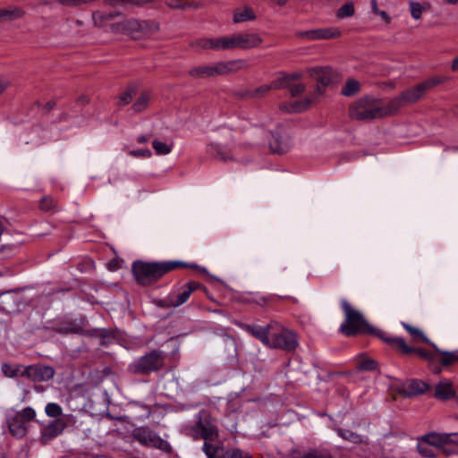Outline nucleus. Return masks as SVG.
Returning <instances> with one entry per match:
<instances>
[{
    "label": "nucleus",
    "instance_id": "obj_7",
    "mask_svg": "<svg viewBox=\"0 0 458 458\" xmlns=\"http://www.w3.org/2000/svg\"><path fill=\"white\" fill-rule=\"evenodd\" d=\"M249 66L248 62L244 59L221 61L214 64L195 66L190 70L189 74L195 79H208L246 70Z\"/></svg>",
    "mask_w": 458,
    "mask_h": 458
},
{
    "label": "nucleus",
    "instance_id": "obj_58",
    "mask_svg": "<svg viewBox=\"0 0 458 458\" xmlns=\"http://www.w3.org/2000/svg\"><path fill=\"white\" fill-rule=\"evenodd\" d=\"M273 1L276 2L278 5L283 6L286 4L287 0H273Z\"/></svg>",
    "mask_w": 458,
    "mask_h": 458
},
{
    "label": "nucleus",
    "instance_id": "obj_5",
    "mask_svg": "<svg viewBox=\"0 0 458 458\" xmlns=\"http://www.w3.org/2000/svg\"><path fill=\"white\" fill-rule=\"evenodd\" d=\"M182 266L183 264L178 261L152 263L135 261L132 265V272L139 284L148 285L157 281L166 273Z\"/></svg>",
    "mask_w": 458,
    "mask_h": 458
},
{
    "label": "nucleus",
    "instance_id": "obj_3",
    "mask_svg": "<svg viewBox=\"0 0 458 458\" xmlns=\"http://www.w3.org/2000/svg\"><path fill=\"white\" fill-rule=\"evenodd\" d=\"M194 440L203 439V452L208 458H216L220 452L219 433L216 420L207 411H201L194 425L188 428Z\"/></svg>",
    "mask_w": 458,
    "mask_h": 458
},
{
    "label": "nucleus",
    "instance_id": "obj_1",
    "mask_svg": "<svg viewBox=\"0 0 458 458\" xmlns=\"http://www.w3.org/2000/svg\"><path fill=\"white\" fill-rule=\"evenodd\" d=\"M240 327L270 349L293 351L297 346L296 335L276 321H271L265 326L240 324Z\"/></svg>",
    "mask_w": 458,
    "mask_h": 458
},
{
    "label": "nucleus",
    "instance_id": "obj_20",
    "mask_svg": "<svg viewBox=\"0 0 458 458\" xmlns=\"http://www.w3.org/2000/svg\"><path fill=\"white\" fill-rule=\"evenodd\" d=\"M428 388V384L418 379L409 380L403 385V392L408 396L423 394Z\"/></svg>",
    "mask_w": 458,
    "mask_h": 458
},
{
    "label": "nucleus",
    "instance_id": "obj_45",
    "mask_svg": "<svg viewBox=\"0 0 458 458\" xmlns=\"http://www.w3.org/2000/svg\"><path fill=\"white\" fill-rule=\"evenodd\" d=\"M135 94V89L133 88H129L126 91L123 92L119 96V105H127L129 104Z\"/></svg>",
    "mask_w": 458,
    "mask_h": 458
},
{
    "label": "nucleus",
    "instance_id": "obj_40",
    "mask_svg": "<svg viewBox=\"0 0 458 458\" xmlns=\"http://www.w3.org/2000/svg\"><path fill=\"white\" fill-rule=\"evenodd\" d=\"M216 456L218 458H251L249 454L236 449L227 450L221 456L219 454Z\"/></svg>",
    "mask_w": 458,
    "mask_h": 458
},
{
    "label": "nucleus",
    "instance_id": "obj_19",
    "mask_svg": "<svg viewBox=\"0 0 458 458\" xmlns=\"http://www.w3.org/2000/svg\"><path fill=\"white\" fill-rule=\"evenodd\" d=\"M452 435L429 433L420 437L427 441L430 445L434 446L436 451L441 449L445 444H449Z\"/></svg>",
    "mask_w": 458,
    "mask_h": 458
},
{
    "label": "nucleus",
    "instance_id": "obj_39",
    "mask_svg": "<svg viewBox=\"0 0 458 458\" xmlns=\"http://www.w3.org/2000/svg\"><path fill=\"white\" fill-rule=\"evenodd\" d=\"M354 14V6L352 3L344 4L343 6H341L336 13V16L338 18H346L351 17Z\"/></svg>",
    "mask_w": 458,
    "mask_h": 458
},
{
    "label": "nucleus",
    "instance_id": "obj_50",
    "mask_svg": "<svg viewBox=\"0 0 458 458\" xmlns=\"http://www.w3.org/2000/svg\"><path fill=\"white\" fill-rule=\"evenodd\" d=\"M129 154L131 157H134L148 158V157H150L151 151L149 149H148V148H146V149H137V150H131L129 152Z\"/></svg>",
    "mask_w": 458,
    "mask_h": 458
},
{
    "label": "nucleus",
    "instance_id": "obj_11",
    "mask_svg": "<svg viewBox=\"0 0 458 458\" xmlns=\"http://www.w3.org/2000/svg\"><path fill=\"white\" fill-rule=\"evenodd\" d=\"M427 91L428 89L422 81L421 83L403 91L399 96L389 100L393 114L397 113L402 107L419 101Z\"/></svg>",
    "mask_w": 458,
    "mask_h": 458
},
{
    "label": "nucleus",
    "instance_id": "obj_32",
    "mask_svg": "<svg viewBox=\"0 0 458 458\" xmlns=\"http://www.w3.org/2000/svg\"><path fill=\"white\" fill-rule=\"evenodd\" d=\"M441 354L440 364L443 366H450L458 362V350L454 352L438 351Z\"/></svg>",
    "mask_w": 458,
    "mask_h": 458
},
{
    "label": "nucleus",
    "instance_id": "obj_15",
    "mask_svg": "<svg viewBox=\"0 0 458 458\" xmlns=\"http://www.w3.org/2000/svg\"><path fill=\"white\" fill-rule=\"evenodd\" d=\"M455 389L451 380L443 378L435 386L434 396L441 401H446L454 398Z\"/></svg>",
    "mask_w": 458,
    "mask_h": 458
},
{
    "label": "nucleus",
    "instance_id": "obj_31",
    "mask_svg": "<svg viewBox=\"0 0 458 458\" xmlns=\"http://www.w3.org/2000/svg\"><path fill=\"white\" fill-rule=\"evenodd\" d=\"M25 366L20 364L11 365L8 363L2 364L1 369L4 376L8 377H22V369Z\"/></svg>",
    "mask_w": 458,
    "mask_h": 458
},
{
    "label": "nucleus",
    "instance_id": "obj_47",
    "mask_svg": "<svg viewBox=\"0 0 458 458\" xmlns=\"http://www.w3.org/2000/svg\"><path fill=\"white\" fill-rule=\"evenodd\" d=\"M283 299V297L281 296H278V295H268V296H260V297H258L254 300V301L264 307L266 306L267 303L269 302H274V301H277L278 300H281Z\"/></svg>",
    "mask_w": 458,
    "mask_h": 458
},
{
    "label": "nucleus",
    "instance_id": "obj_51",
    "mask_svg": "<svg viewBox=\"0 0 458 458\" xmlns=\"http://www.w3.org/2000/svg\"><path fill=\"white\" fill-rule=\"evenodd\" d=\"M61 332L79 334L81 332V328L80 327H67V328L62 329Z\"/></svg>",
    "mask_w": 458,
    "mask_h": 458
},
{
    "label": "nucleus",
    "instance_id": "obj_23",
    "mask_svg": "<svg viewBox=\"0 0 458 458\" xmlns=\"http://www.w3.org/2000/svg\"><path fill=\"white\" fill-rule=\"evenodd\" d=\"M256 19L254 11L249 6H242L234 9L233 21L234 23H241Z\"/></svg>",
    "mask_w": 458,
    "mask_h": 458
},
{
    "label": "nucleus",
    "instance_id": "obj_30",
    "mask_svg": "<svg viewBox=\"0 0 458 458\" xmlns=\"http://www.w3.org/2000/svg\"><path fill=\"white\" fill-rule=\"evenodd\" d=\"M360 89V82L355 79H348L343 86L341 92L345 97H352Z\"/></svg>",
    "mask_w": 458,
    "mask_h": 458
},
{
    "label": "nucleus",
    "instance_id": "obj_17",
    "mask_svg": "<svg viewBox=\"0 0 458 458\" xmlns=\"http://www.w3.org/2000/svg\"><path fill=\"white\" fill-rule=\"evenodd\" d=\"M310 77L317 81L322 87L332 82L334 73L330 67H316L308 70Z\"/></svg>",
    "mask_w": 458,
    "mask_h": 458
},
{
    "label": "nucleus",
    "instance_id": "obj_28",
    "mask_svg": "<svg viewBox=\"0 0 458 458\" xmlns=\"http://www.w3.org/2000/svg\"><path fill=\"white\" fill-rule=\"evenodd\" d=\"M151 96L148 92H141L136 101L133 103L131 108L136 113H140L146 110L150 102Z\"/></svg>",
    "mask_w": 458,
    "mask_h": 458
},
{
    "label": "nucleus",
    "instance_id": "obj_52",
    "mask_svg": "<svg viewBox=\"0 0 458 458\" xmlns=\"http://www.w3.org/2000/svg\"><path fill=\"white\" fill-rule=\"evenodd\" d=\"M8 84V81L6 79L0 78V95L6 89Z\"/></svg>",
    "mask_w": 458,
    "mask_h": 458
},
{
    "label": "nucleus",
    "instance_id": "obj_44",
    "mask_svg": "<svg viewBox=\"0 0 458 458\" xmlns=\"http://www.w3.org/2000/svg\"><path fill=\"white\" fill-rule=\"evenodd\" d=\"M40 209L45 211H53L56 209L55 201L50 197H44L39 204Z\"/></svg>",
    "mask_w": 458,
    "mask_h": 458
},
{
    "label": "nucleus",
    "instance_id": "obj_38",
    "mask_svg": "<svg viewBox=\"0 0 458 458\" xmlns=\"http://www.w3.org/2000/svg\"><path fill=\"white\" fill-rule=\"evenodd\" d=\"M153 148L158 155H167L172 151V146L165 142L154 140L152 143Z\"/></svg>",
    "mask_w": 458,
    "mask_h": 458
},
{
    "label": "nucleus",
    "instance_id": "obj_35",
    "mask_svg": "<svg viewBox=\"0 0 458 458\" xmlns=\"http://www.w3.org/2000/svg\"><path fill=\"white\" fill-rule=\"evenodd\" d=\"M147 0H105V4L115 7L119 5H141L146 3Z\"/></svg>",
    "mask_w": 458,
    "mask_h": 458
},
{
    "label": "nucleus",
    "instance_id": "obj_56",
    "mask_svg": "<svg viewBox=\"0 0 458 458\" xmlns=\"http://www.w3.org/2000/svg\"><path fill=\"white\" fill-rule=\"evenodd\" d=\"M148 140V137H146V136H144V135H141V136L138 137V139H137V141H138L139 143H145V142H147Z\"/></svg>",
    "mask_w": 458,
    "mask_h": 458
},
{
    "label": "nucleus",
    "instance_id": "obj_25",
    "mask_svg": "<svg viewBox=\"0 0 458 458\" xmlns=\"http://www.w3.org/2000/svg\"><path fill=\"white\" fill-rule=\"evenodd\" d=\"M64 428V424L62 420H55L45 428V429L42 433V437L45 440H48L53 437H55L56 436H58L59 434L62 433Z\"/></svg>",
    "mask_w": 458,
    "mask_h": 458
},
{
    "label": "nucleus",
    "instance_id": "obj_8",
    "mask_svg": "<svg viewBox=\"0 0 458 458\" xmlns=\"http://www.w3.org/2000/svg\"><path fill=\"white\" fill-rule=\"evenodd\" d=\"M112 29L115 32L123 33L134 38H141L156 33L159 30V25L152 21L129 19L114 24Z\"/></svg>",
    "mask_w": 458,
    "mask_h": 458
},
{
    "label": "nucleus",
    "instance_id": "obj_37",
    "mask_svg": "<svg viewBox=\"0 0 458 458\" xmlns=\"http://www.w3.org/2000/svg\"><path fill=\"white\" fill-rule=\"evenodd\" d=\"M21 15V11L19 9H0V21L14 19L20 17Z\"/></svg>",
    "mask_w": 458,
    "mask_h": 458
},
{
    "label": "nucleus",
    "instance_id": "obj_42",
    "mask_svg": "<svg viewBox=\"0 0 458 458\" xmlns=\"http://www.w3.org/2000/svg\"><path fill=\"white\" fill-rule=\"evenodd\" d=\"M16 415L28 423L35 419L36 412L31 407H26L20 412H17Z\"/></svg>",
    "mask_w": 458,
    "mask_h": 458
},
{
    "label": "nucleus",
    "instance_id": "obj_61",
    "mask_svg": "<svg viewBox=\"0 0 458 458\" xmlns=\"http://www.w3.org/2000/svg\"><path fill=\"white\" fill-rule=\"evenodd\" d=\"M453 113H454V115L458 116V106L454 107Z\"/></svg>",
    "mask_w": 458,
    "mask_h": 458
},
{
    "label": "nucleus",
    "instance_id": "obj_64",
    "mask_svg": "<svg viewBox=\"0 0 458 458\" xmlns=\"http://www.w3.org/2000/svg\"><path fill=\"white\" fill-rule=\"evenodd\" d=\"M0 458H4L3 456H0Z\"/></svg>",
    "mask_w": 458,
    "mask_h": 458
},
{
    "label": "nucleus",
    "instance_id": "obj_12",
    "mask_svg": "<svg viewBox=\"0 0 458 458\" xmlns=\"http://www.w3.org/2000/svg\"><path fill=\"white\" fill-rule=\"evenodd\" d=\"M134 437L142 445L157 448L169 453L172 450L170 444L161 438L157 433L148 428H139L133 432Z\"/></svg>",
    "mask_w": 458,
    "mask_h": 458
},
{
    "label": "nucleus",
    "instance_id": "obj_27",
    "mask_svg": "<svg viewBox=\"0 0 458 458\" xmlns=\"http://www.w3.org/2000/svg\"><path fill=\"white\" fill-rule=\"evenodd\" d=\"M402 325L409 333L414 343H427L434 346V344L428 339L426 335L420 328L412 327L407 323H402Z\"/></svg>",
    "mask_w": 458,
    "mask_h": 458
},
{
    "label": "nucleus",
    "instance_id": "obj_60",
    "mask_svg": "<svg viewBox=\"0 0 458 458\" xmlns=\"http://www.w3.org/2000/svg\"><path fill=\"white\" fill-rule=\"evenodd\" d=\"M444 1L450 4H456L458 3V0H444Z\"/></svg>",
    "mask_w": 458,
    "mask_h": 458
},
{
    "label": "nucleus",
    "instance_id": "obj_18",
    "mask_svg": "<svg viewBox=\"0 0 458 458\" xmlns=\"http://www.w3.org/2000/svg\"><path fill=\"white\" fill-rule=\"evenodd\" d=\"M198 289L205 290V287L197 282H194V281L189 282L182 287V293H180L179 294H177L175 296V300H171V305L174 306V307H178V306L183 304L184 302H186L189 300L191 294Z\"/></svg>",
    "mask_w": 458,
    "mask_h": 458
},
{
    "label": "nucleus",
    "instance_id": "obj_62",
    "mask_svg": "<svg viewBox=\"0 0 458 458\" xmlns=\"http://www.w3.org/2000/svg\"><path fill=\"white\" fill-rule=\"evenodd\" d=\"M318 90L319 92H321V89H320V87H319V86L318 87Z\"/></svg>",
    "mask_w": 458,
    "mask_h": 458
},
{
    "label": "nucleus",
    "instance_id": "obj_57",
    "mask_svg": "<svg viewBox=\"0 0 458 458\" xmlns=\"http://www.w3.org/2000/svg\"><path fill=\"white\" fill-rule=\"evenodd\" d=\"M431 369H432V371H433L435 374H439V373H441V371H442L441 368H440V367H438V366H436V367L432 368Z\"/></svg>",
    "mask_w": 458,
    "mask_h": 458
},
{
    "label": "nucleus",
    "instance_id": "obj_54",
    "mask_svg": "<svg viewBox=\"0 0 458 458\" xmlns=\"http://www.w3.org/2000/svg\"><path fill=\"white\" fill-rule=\"evenodd\" d=\"M452 70L453 71H457L458 70V56L455 57L453 62H452Z\"/></svg>",
    "mask_w": 458,
    "mask_h": 458
},
{
    "label": "nucleus",
    "instance_id": "obj_53",
    "mask_svg": "<svg viewBox=\"0 0 458 458\" xmlns=\"http://www.w3.org/2000/svg\"><path fill=\"white\" fill-rule=\"evenodd\" d=\"M449 435H452L449 443L458 444V433H450Z\"/></svg>",
    "mask_w": 458,
    "mask_h": 458
},
{
    "label": "nucleus",
    "instance_id": "obj_29",
    "mask_svg": "<svg viewBox=\"0 0 458 458\" xmlns=\"http://www.w3.org/2000/svg\"><path fill=\"white\" fill-rule=\"evenodd\" d=\"M417 449L422 456L427 458H433L437 455V453L434 446L430 445L421 437L418 439Z\"/></svg>",
    "mask_w": 458,
    "mask_h": 458
},
{
    "label": "nucleus",
    "instance_id": "obj_6",
    "mask_svg": "<svg viewBox=\"0 0 458 458\" xmlns=\"http://www.w3.org/2000/svg\"><path fill=\"white\" fill-rule=\"evenodd\" d=\"M349 114L357 120H372L393 114L389 102L383 104L380 100L362 98L353 102Z\"/></svg>",
    "mask_w": 458,
    "mask_h": 458
},
{
    "label": "nucleus",
    "instance_id": "obj_10",
    "mask_svg": "<svg viewBox=\"0 0 458 458\" xmlns=\"http://www.w3.org/2000/svg\"><path fill=\"white\" fill-rule=\"evenodd\" d=\"M164 361L165 355L162 352L152 351L131 363L130 369L135 374H149L162 369Z\"/></svg>",
    "mask_w": 458,
    "mask_h": 458
},
{
    "label": "nucleus",
    "instance_id": "obj_26",
    "mask_svg": "<svg viewBox=\"0 0 458 458\" xmlns=\"http://www.w3.org/2000/svg\"><path fill=\"white\" fill-rule=\"evenodd\" d=\"M208 152L216 158L226 161L232 158V154L222 145L210 143L208 145Z\"/></svg>",
    "mask_w": 458,
    "mask_h": 458
},
{
    "label": "nucleus",
    "instance_id": "obj_21",
    "mask_svg": "<svg viewBox=\"0 0 458 458\" xmlns=\"http://www.w3.org/2000/svg\"><path fill=\"white\" fill-rule=\"evenodd\" d=\"M311 104L310 98L301 100H293L288 103L282 104L280 109L288 113H300L306 110Z\"/></svg>",
    "mask_w": 458,
    "mask_h": 458
},
{
    "label": "nucleus",
    "instance_id": "obj_48",
    "mask_svg": "<svg viewBox=\"0 0 458 458\" xmlns=\"http://www.w3.org/2000/svg\"><path fill=\"white\" fill-rule=\"evenodd\" d=\"M92 20H93L94 25L97 27H103L106 24V22L107 21L106 13L99 12V11L93 12Z\"/></svg>",
    "mask_w": 458,
    "mask_h": 458
},
{
    "label": "nucleus",
    "instance_id": "obj_49",
    "mask_svg": "<svg viewBox=\"0 0 458 458\" xmlns=\"http://www.w3.org/2000/svg\"><path fill=\"white\" fill-rule=\"evenodd\" d=\"M166 4L171 8H183L187 6H192L194 8L199 7V4H186L183 0H165Z\"/></svg>",
    "mask_w": 458,
    "mask_h": 458
},
{
    "label": "nucleus",
    "instance_id": "obj_59",
    "mask_svg": "<svg viewBox=\"0 0 458 458\" xmlns=\"http://www.w3.org/2000/svg\"><path fill=\"white\" fill-rule=\"evenodd\" d=\"M4 225L3 220L0 218V235L4 232Z\"/></svg>",
    "mask_w": 458,
    "mask_h": 458
},
{
    "label": "nucleus",
    "instance_id": "obj_24",
    "mask_svg": "<svg viewBox=\"0 0 458 458\" xmlns=\"http://www.w3.org/2000/svg\"><path fill=\"white\" fill-rule=\"evenodd\" d=\"M408 4L410 7L411 16L416 21L421 19L422 14L428 12L431 8V4L428 2L420 3L410 1Z\"/></svg>",
    "mask_w": 458,
    "mask_h": 458
},
{
    "label": "nucleus",
    "instance_id": "obj_16",
    "mask_svg": "<svg viewBox=\"0 0 458 458\" xmlns=\"http://www.w3.org/2000/svg\"><path fill=\"white\" fill-rule=\"evenodd\" d=\"M288 80H289V77L279 78L278 80L273 81L269 85H262L254 89L249 90L246 93V96L249 98H262V97L266 96L267 94H268V92L272 89H280V88H284V86H286L288 83Z\"/></svg>",
    "mask_w": 458,
    "mask_h": 458
},
{
    "label": "nucleus",
    "instance_id": "obj_43",
    "mask_svg": "<svg viewBox=\"0 0 458 458\" xmlns=\"http://www.w3.org/2000/svg\"><path fill=\"white\" fill-rule=\"evenodd\" d=\"M447 80H448V78L445 76H436V77H433V78L424 81L423 83L426 86L427 89L429 90L432 88H434L435 86L445 82Z\"/></svg>",
    "mask_w": 458,
    "mask_h": 458
},
{
    "label": "nucleus",
    "instance_id": "obj_13",
    "mask_svg": "<svg viewBox=\"0 0 458 458\" xmlns=\"http://www.w3.org/2000/svg\"><path fill=\"white\" fill-rule=\"evenodd\" d=\"M342 36V31L337 27L318 28L297 33V37L308 41L329 40L338 38Z\"/></svg>",
    "mask_w": 458,
    "mask_h": 458
},
{
    "label": "nucleus",
    "instance_id": "obj_63",
    "mask_svg": "<svg viewBox=\"0 0 458 458\" xmlns=\"http://www.w3.org/2000/svg\"><path fill=\"white\" fill-rule=\"evenodd\" d=\"M453 149H454V150H458V148H454Z\"/></svg>",
    "mask_w": 458,
    "mask_h": 458
},
{
    "label": "nucleus",
    "instance_id": "obj_36",
    "mask_svg": "<svg viewBox=\"0 0 458 458\" xmlns=\"http://www.w3.org/2000/svg\"><path fill=\"white\" fill-rule=\"evenodd\" d=\"M338 434L344 438L352 443H361L362 437L347 429H339Z\"/></svg>",
    "mask_w": 458,
    "mask_h": 458
},
{
    "label": "nucleus",
    "instance_id": "obj_55",
    "mask_svg": "<svg viewBox=\"0 0 458 458\" xmlns=\"http://www.w3.org/2000/svg\"><path fill=\"white\" fill-rule=\"evenodd\" d=\"M118 15V13H106V21H110V20H113L114 17H116Z\"/></svg>",
    "mask_w": 458,
    "mask_h": 458
},
{
    "label": "nucleus",
    "instance_id": "obj_9",
    "mask_svg": "<svg viewBox=\"0 0 458 458\" xmlns=\"http://www.w3.org/2000/svg\"><path fill=\"white\" fill-rule=\"evenodd\" d=\"M383 341L390 344L392 347L395 348L401 353L405 355H410L412 353L418 354L420 357L428 360L430 365H433L434 362L439 361L441 359V354L438 351V348L434 344L435 352L427 351L421 348H412L409 346L405 341L401 337H388L383 338Z\"/></svg>",
    "mask_w": 458,
    "mask_h": 458
},
{
    "label": "nucleus",
    "instance_id": "obj_46",
    "mask_svg": "<svg viewBox=\"0 0 458 458\" xmlns=\"http://www.w3.org/2000/svg\"><path fill=\"white\" fill-rule=\"evenodd\" d=\"M358 368L361 370H374L377 368L376 362L369 358H361Z\"/></svg>",
    "mask_w": 458,
    "mask_h": 458
},
{
    "label": "nucleus",
    "instance_id": "obj_14",
    "mask_svg": "<svg viewBox=\"0 0 458 458\" xmlns=\"http://www.w3.org/2000/svg\"><path fill=\"white\" fill-rule=\"evenodd\" d=\"M55 376V369L47 365H30L22 369V377H25L34 382L48 381Z\"/></svg>",
    "mask_w": 458,
    "mask_h": 458
},
{
    "label": "nucleus",
    "instance_id": "obj_33",
    "mask_svg": "<svg viewBox=\"0 0 458 458\" xmlns=\"http://www.w3.org/2000/svg\"><path fill=\"white\" fill-rule=\"evenodd\" d=\"M370 7L372 13L378 16L385 24L388 25L391 23L392 18L386 12L378 8L377 0H370Z\"/></svg>",
    "mask_w": 458,
    "mask_h": 458
},
{
    "label": "nucleus",
    "instance_id": "obj_34",
    "mask_svg": "<svg viewBox=\"0 0 458 458\" xmlns=\"http://www.w3.org/2000/svg\"><path fill=\"white\" fill-rule=\"evenodd\" d=\"M287 77H289V80L285 87H289L290 93L293 97L300 95L305 90V86L302 83L290 85V81L292 80L299 79L301 77L299 73H293L292 75H288Z\"/></svg>",
    "mask_w": 458,
    "mask_h": 458
},
{
    "label": "nucleus",
    "instance_id": "obj_22",
    "mask_svg": "<svg viewBox=\"0 0 458 458\" xmlns=\"http://www.w3.org/2000/svg\"><path fill=\"white\" fill-rule=\"evenodd\" d=\"M26 422L16 414L9 419V429L14 437H23L27 432Z\"/></svg>",
    "mask_w": 458,
    "mask_h": 458
},
{
    "label": "nucleus",
    "instance_id": "obj_41",
    "mask_svg": "<svg viewBox=\"0 0 458 458\" xmlns=\"http://www.w3.org/2000/svg\"><path fill=\"white\" fill-rule=\"evenodd\" d=\"M47 416L51 418H57L62 414V408L55 403H49L45 408Z\"/></svg>",
    "mask_w": 458,
    "mask_h": 458
},
{
    "label": "nucleus",
    "instance_id": "obj_4",
    "mask_svg": "<svg viewBox=\"0 0 458 458\" xmlns=\"http://www.w3.org/2000/svg\"><path fill=\"white\" fill-rule=\"evenodd\" d=\"M342 310L344 313V321L341 325L340 331L345 336L357 335H375L381 338H388L382 331L374 329L364 318L363 315L354 309L348 301H341Z\"/></svg>",
    "mask_w": 458,
    "mask_h": 458
},
{
    "label": "nucleus",
    "instance_id": "obj_2",
    "mask_svg": "<svg viewBox=\"0 0 458 458\" xmlns=\"http://www.w3.org/2000/svg\"><path fill=\"white\" fill-rule=\"evenodd\" d=\"M262 42L261 37L257 33L238 32L216 38H199L195 46L204 50H248L259 47Z\"/></svg>",
    "mask_w": 458,
    "mask_h": 458
}]
</instances>
